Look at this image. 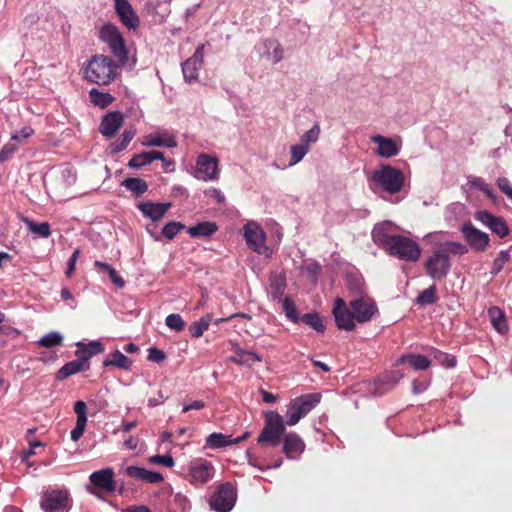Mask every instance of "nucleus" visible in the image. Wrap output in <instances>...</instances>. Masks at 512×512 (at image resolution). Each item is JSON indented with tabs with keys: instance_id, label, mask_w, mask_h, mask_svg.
Segmentation results:
<instances>
[{
	"instance_id": "nucleus-1",
	"label": "nucleus",
	"mask_w": 512,
	"mask_h": 512,
	"mask_svg": "<svg viewBox=\"0 0 512 512\" xmlns=\"http://www.w3.org/2000/svg\"><path fill=\"white\" fill-rule=\"evenodd\" d=\"M372 237L376 245L402 261L416 262L420 258V245L408 237L388 234L384 227L375 228Z\"/></svg>"
},
{
	"instance_id": "nucleus-2",
	"label": "nucleus",
	"mask_w": 512,
	"mask_h": 512,
	"mask_svg": "<svg viewBox=\"0 0 512 512\" xmlns=\"http://www.w3.org/2000/svg\"><path fill=\"white\" fill-rule=\"evenodd\" d=\"M469 252L467 245L448 241L439 246L425 261V269L428 277L435 280L444 279L451 270L449 255H463Z\"/></svg>"
},
{
	"instance_id": "nucleus-3",
	"label": "nucleus",
	"mask_w": 512,
	"mask_h": 512,
	"mask_svg": "<svg viewBox=\"0 0 512 512\" xmlns=\"http://www.w3.org/2000/svg\"><path fill=\"white\" fill-rule=\"evenodd\" d=\"M117 64L103 54L94 55L84 68V78L90 83L109 85L115 78Z\"/></svg>"
},
{
	"instance_id": "nucleus-4",
	"label": "nucleus",
	"mask_w": 512,
	"mask_h": 512,
	"mask_svg": "<svg viewBox=\"0 0 512 512\" xmlns=\"http://www.w3.org/2000/svg\"><path fill=\"white\" fill-rule=\"evenodd\" d=\"M284 423L283 417L278 413L270 412L266 414L264 427L257 437V444L271 447L279 446L281 438L285 435Z\"/></svg>"
},
{
	"instance_id": "nucleus-5",
	"label": "nucleus",
	"mask_w": 512,
	"mask_h": 512,
	"mask_svg": "<svg viewBox=\"0 0 512 512\" xmlns=\"http://www.w3.org/2000/svg\"><path fill=\"white\" fill-rule=\"evenodd\" d=\"M372 180L390 194L401 192L404 185L402 171L390 165H382L376 169L372 174Z\"/></svg>"
},
{
	"instance_id": "nucleus-6",
	"label": "nucleus",
	"mask_w": 512,
	"mask_h": 512,
	"mask_svg": "<svg viewBox=\"0 0 512 512\" xmlns=\"http://www.w3.org/2000/svg\"><path fill=\"white\" fill-rule=\"evenodd\" d=\"M320 401V393H308L292 399L287 410V420L284 423L289 426L296 425L300 419L305 417Z\"/></svg>"
},
{
	"instance_id": "nucleus-7",
	"label": "nucleus",
	"mask_w": 512,
	"mask_h": 512,
	"mask_svg": "<svg viewBox=\"0 0 512 512\" xmlns=\"http://www.w3.org/2000/svg\"><path fill=\"white\" fill-rule=\"evenodd\" d=\"M70 495L65 490H50L43 493L40 507L45 512H67L70 510Z\"/></svg>"
},
{
	"instance_id": "nucleus-8",
	"label": "nucleus",
	"mask_w": 512,
	"mask_h": 512,
	"mask_svg": "<svg viewBox=\"0 0 512 512\" xmlns=\"http://www.w3.org/2000/svg\"><path fill=\"white\" fill-rule=\"evenodd\" d=\"M99 38L108 44L110 51H112L118 59H126L127 51L124 38L113 24H105L102 29L99 30Z\"/></svg>"
},
{
	"instance_id": "nucleus-9",
	"label": "nucleus",
	"mask_w": 512,
	"mask_h": 512,
	"mask_svg": "<svg viewBox=\"0 0 512 512\" xmlns=\"http://www.w3.org/2000/svg\"><path fill=\"white\" fill-rule=\"evenodd\" d=\"M236 490L230 483L220 484L210 499V507L217 512H229L236 502Z\"/></svg>"
},
{
	"instance_id": "nucleus-10",
	"label": "nucleus",
	"mask_w": 512,
	"mask_h": 512,
	"mask_svg": "<svg viewBox=\"0 0 512 512\" xmlns=\"http://www.w3.org/2000/svg\"><path fill=\"white\" fill-rule=\"evenodd\" d=\"M214 467L209 460H192L187 470V480L193 485H204L214 476Z\"/></svg>"
},
{
	"instance_id": "nucleus-11",
	"label": "nucleus",
	"mask_w": 512,
	"mask_h": 512,
	"mask_svg": "<svg viewBox=\"0 0 512 512\" xmlns=\"http://www.w3.org/2000/svg\"><path fill=\"white\" fill-rule=\"evenodd\" d=\"M460 231L466 244H468L473 251L483 253L488 249L490 244L489 235L474 227L472 223L465 222L461 226Z\"/></svg>"
},
{
	"instance_id": "nucleus-12",
	"label": "nucleus",
	"mask_w": 512,
	"mask_h": 512,
	"mask_svg": "<svg viewBox=\"0 0 512 512\" xmlns=\"http://www.w3.org/2000/svg\"><path fill=\"white\" fill-rule=\"evenodd\" d=\"M332 313L337 328L344 331L355 329L356 316L350 311L343 298H335Z\"/></svg>"
},
{
	"instance_id": "nucleus-13",
	"label": "nucleus",
	"mask_w": 512,
	"mask_h": 512,
	"mask_svg": "<svg viewBox=\"0 0 512 512\" xmlns=\"http://www.w3.org/2000/svg\"><path fill=\"white\" fill-rule=\"evenodd\" d=\"M474 219L481 222L483 225L489 228L491 232H493L499 238H505L509 234V228L507 222L503 217L496 216L492 213H489L486 210L477 211L474 214Z\"/></svg>"
},
{
	"instance_id": "nucleus-14",
	"label": "nucleus",
	"mask_w": 512,
	"mask_h": 512,
	"mask_svg": "<svg viewBox=\"0 0 512 512\" xmlns=\"http://www.w3.org/2000/svg\"><path fill=\"white\" fill-rule=\"evenodd\" d=\"M219 176L218 160L209 154L202 153L196 159L195 177L204 181L217 180Z\"/></svg>"
},
{
	"instance_id": "nucleus-15",
	"label": "nucleus",
	"mask_w": 512,
	"mask_h": 512,
	"mask_svg": "<svg viewBox=\"0 0 512 512\" xmlns=\"http://www.w3.org/2000/svg\"><path fill=\"white\" fill-rule=\"evenodd\" d=\"M265 232L255 222H248L244 226V239L246 240L247 246L257 253H264L266 250L265 246Z\"/></svg>"
},
{
	"instance_id": "nucleus-16",
	"label": "nucleus",
	"mask_w": 512,
	"mask_h": 512,
	"mask_svg": "<svg viewBox=\"0 0 512 512\" xmlns=\"http://www.w3.org/2000/svg\"><path fill=\"white\" fill-rule=\"evenodd\" d=\"M352 313L356 316L358 323L368 322L376 313L377 307L370 298H355L350 301Z\"/></svg>"
},
{
	"instance_id": "nucleus-17",
	"label": "nucleus",
	"mask_w": 512,
	"mask_h": 512,
	"mask_svg": "<svg viewBox=\"0 0 512 512\" xmlns=\"http://www.w3.org/2000/svg\"><path fill=\"white\" fill-rule=\"evenodd\" d=\"M203 63V44L196 48L192 56L182 65L184 79L187 83L195 82L199 78V72Z\"/></svg>"
},
{
	"instance_id": "nucleus-18",
	"label": "nucleus",
	"mask_w": 512,
	"mask_h": 512,
	"mask_svg": "<svg viewBox=\"0 0 512 512\" xmlns=\"http://www.w3.org/2000/svg\"><path fill=\"white\" fill-rule=\"evenodd\" d=\"M115 10L118 17H120L121 23L129 30H136L139 28L140 19L135 14L131 4L128 0H114Z\"/></svg>"
},
{
	"instance_id": "nucleus-19",
	"label": "nucleus",
	"mask_w": 512,
	"mask_h": 512,
	"mask_svg": "<svg viewBox=\"0 0 512 512\" xmlns=\"http://www.w3.org/2000/svg\"><path fill=\"white\" fill-rule=\"evenodd\" d=\"M92 486L106 493L115 491L114 471L112 468H103L95 471L89 476Z\"/></svg>"
},
{
	"instance_id": "nucleus-20",
	"label": "nucleus",
	"mask_w": 512,
	"mask_h": 512,
	"mask_svg": "<svg viewBox=\"0 0 512 512\" xmlns=\"http://www.w3.org/2000/svg\"><path fill=\"white\" fill-rule=\"evenodd\" d=\"M282 442V451L290 460L298 459L299 455L303 454L305 451L306 445L303 438L295 432L285 434Z\"/></svg>"
},
{
	"instance_id": "nucleus-21",
	"label": "nucleus",
	"mask_w": 512,
	"mask_h": 512,
	"mask_svg": "<svg viewBox=\"0 0 512 512\" xmlns=\"http://www.w3.org/2000/svg\"><path fill=\"white\" fill-rule=\"evenodd\" d=\"M124 123V115L121 112L113 111L104 115L99 124V132L107 138H113Z\"/></svg>"
},
{
	"instance_id": "nucleus-22",
	"label": "nucleus",
	"mask_w": 512,
	"mask_h": 512,
	"mask_svg": "<svg viewBox=\"0 0 512 512\" xmlns=\"http://www.w3.org/2000/svg\"><path fill=\"white\" fill-rule=\"evenodd\" d=\"M76 354L78 356L77 360H71L58 369L55 376L56 380L62 381L78 372L89 369V355L82 356L79 351H77Z\"/></svg>"
},
{
	"instance_id": "nucleus-23",
	"label": "nucleus",
	"mask_w": 512,
	"mask_h": 512,
	"mask_svg": "<svg viewBox=\"0 0 512 512\" xmlns=\"http://www.w3.org/2000/svg\"><path fill=\"white\" fill-rule=\"evenodd\" d=\"M136 207H138L141 213L148 217L152 222H157L164 215H166L168 209L171 207V204L147 201L140 202Z\"/></svg>"
},
{
	"instance_id": "nucleus-24",
	"label": "nucleus",
	"mask_w": 512,
	"mask_h": 512,
	"mask_svg": "<svg viewBox=\"0 0 512 512\" xmlns=\"http://www.w3.org/2000/svg\"><path fill=\"white\" fill-rule=\"evenodd\" d=\"M372 141L377 145L376 153L383 158H391L400 152L399 145L392 138L376 135Z\"/></svg>"
},
{
	"instance_id": "nucleus-25",
	"label": "nucleus",
	"mask_w": 512,
	"mask_h": 512,
	"mask_svg": "<svg viewBox=\"0 0 512 512\" xmlns=\"http://www.w3.org/2000/svg\"><path fill=\"white\" fill-rule=\"evenodd\" d=\"M126 475L149 484H158L163 480V476L159 472L149 471L138 466L127 467Z\"/></svg>"
},
{
	"instance_id": "nucleus-26",
	"label": "nucleus",
	"mask_w": 512,
	"mask_h": 512,
	"mask_svg": "<svg viewBox=\"0 0 512 512\" xmlns=\"http://www.w3.org/2000/svg\"><path fill=\"white\" fill-rule=\"evenodd\" d=\"M404 364H408L414 370H426L430 367L431 361L425 355L407 353L401 355L395 363L396 366Z\"/></svg>"
},
{
	"instance_id": "nucleus-27",
	"label": "nucleus",
	"mask_w": 512,
	"mask_h": 512,
	"mask_svg": "<svg viewBox=\"0 0 512 512\" xmlns=\"http://www.w3.org/2000/svg\"><path fill=\"white\" fill-rule=\"evenodd\" d=\"M262 360V356L256 352L246 351L239 347L235 349V354L229 357L230 362L247 367H251L254 362H261Z\"/></svg>"
},
{
	"instance_id": "nucleus-28",
	"label": "nucleus",
	"mask_w": 512,
	"mask_h": 512,
	"mask_svg": "<svg viewBox=\"0 0 512 512\" xmlns=\"http://www.w3.org/2000/svg\"><path fill=\"white\" fill-rule=\"evenodd\" d=\"M488 317L492 327H494L499 334H506L508 331L506 315L501 308L498 306L489 307Z\"/></svg>"
},
{
	"instance_id": "nucleus-29",
	"label": "nucleus",
	"mask_w": 512,
	"mask_h": 512,
	"mask_svg": "<svg viewBox=\"0 0 512 512\" xmlns=\"http://www.w3.org/2000/svg\"><path fill=\"white\" fill-rule=\"evenodd\" d=\"M121 185L131 192L134 198L142 197L149 189L148 183L139 177L125 178Z\"/></svg>"
},
{
	"instance_id": "nucleus-30",
	"label": "nucleus",
	"mask_w": 512,
	"mask_h": 512,
	"mask_svg": "<svg viewBox=\"0 0 512 512\" xmlns=\"http://www.w3.org/2000/svg\"><path fill=\"white\" fill-rule=\"evenodd\" d=\"M402 377L403 374L400 371H391L382 376H378L376 381V385L378 386L376 388V393L383 394L395 386Z\"/></svg>"
},
{
	"instance_id": "nucleus-31",
	"label": "nucleus",
	"mask_w": 512,
	"mask_h": 512,
	"mask_svg": "<svg viewBox=\"0 0 512 512\" xmlns=\"http://www.w3.org/2000/svg\"><path fill=\"white\" fill-rule=\"evenodd\" d=\"M286 286L284 273H271L269 277L268 293L272 298L281 299Z\"/></svg>"
},
{
	"instance_id": "nucleus-32",
	"label": "nucleus",
	"mask_w": 512,
	"mask_h": 512,
	"mask_svg": "<svg viewBox=\"0 0 512 512\" xmlns=\"http://www.w3.org/2000/svg\"><path fill=\"white\" fill-rule=\"evenodd\" d=\"M216 231H218V226L214 222H200L190 228H188L187 233L192 238H208L213 235Z\"/></svg>"
},
{
	"instance_id": "nucleus-33",
	"label": "nucleus",
	"mask_w": 512,
	"mask_h": 512,
	"mask_svg": "<svg viewBox=\"0 0 512 512\" xmlns=\"http://www.w3.org/2000/svg\"><path fill=\"white\" fill-rule=\"evenodd\" d=\"M132 363L133 361L130 358L122 354L120 351L116 350L115 352L107 356V358L103 362V365L104 367L113 366L118 369L130 370Z\"/></svg>"
},
{
	"instance_id": "nucleus-34",
	"label": "nucleus",
	"mask_w": 512,
	"mask_h": 512,
	"mask_svg": "<svg viewBox=\"0 0 512 512\" xmlns=\"http://www.w3.org/2000/svg\"><path fill=\"white\" fill-rule=\"evenodd\" d=\"M143 146H165V147H175L176 141L175 138L169 136L168 134L158 135V134H149L144 138L142 142Z\"/></svg>"
},
{
	"instance_id": "nucleus-35",
	"label": "nucleus",
	"mask_w": 512,
	"mask_h": 512,
	"mask_svg": "<svg viewBox=\"0 0 512 512\" xmlns=\"http://www.w3.org/2000/svg\"><path fill=\"white\" fill-rule=\"evenodd\" d=\"M212 322V314L203 315L199 321L193 322L188 326L192 338L199 339L202 337L204 331L209 329Z\"/></svg>"
},
{
	"instance_id": "nucleus-36",
	"label": "nucleus",
	"mask_w": 512,
	"mask_h": 512,
	"mask_svg": "<svg viewBox=\"0 0 512 512\" xmlns=\"http://www.w3.org/2000/svg\"><path fill=\"white\" fill-rule=\"evenodd\" d=\"M424 350L433 357L440 365L446 366L447 368H454L456 365V359L446 352L438 350L436 347H425Z\"/></svg>"
},
{
	"instance_id": "nucleus-37",
	"label": "nucleus",
	"mask_w": 512,
	"mask_h": 512,
	"mask_svg": "<svg viewBox=\"0 0 512 512\" xmlns=\"http://www.w3.org/2000/svg\"><path fill=\"white\" fill-rule=\"evenodd\" d=\"M89 99L92 104L97 107L105 108L113 103L114 97L108 92L100 91L96 88H92L89 91Z\"/></svg>"
},
{
	"instance_id": "nucleus-38",
	"label": "nucleus",
	"mask_w": 512,
	"mask_h": 512,
	"mask_svg": "<svg viewBox=\"0 0 512 512\" xmlns=\"http://www.w3.org/2000/svg\"><path fill=\"white\" fill-rule=\"evenodd\" d=\"M231 445V436H226L222 433L213 432L208 436L207 439H205V446L210 447L212 449H217Z\"/></svg>"
},
{
	"instance_id": "nucleus-39",
	"label": "nucleus",
	"mask_w": 512,
	"mask_h": 512,
	"mask_svg": "<svg viewBox=\"0 0 512 512\" xmlns=\"http://www.w3.org/2000/svg\"><path fill=\"white\" fill-rule=\"evenodd\" d=\"M135 133L136 130L133 128L124 130L122 138L110 145V151H112V153L122 152L127 146H129L135 136Z\"/></svg>"
},
{
	"instance_id": "nucleus-40",
	"label": "nucleus",
	"mask_w": 512,
	"mask_h": 512,
	"mask_svg": "<svg viewBox=\"0 0 512 512\" xmlns=\"http://www.w3.org/2000/svg\"><path fill=\"white\" fill-rule=\"evenodd\" d=\"M299 322H303L317 332H324L325 325L318 313H308L300 317Z\"/></svg>"
},
{
	"instance_id": "nucleus-41",
	"label": "nucleus",
	"mask_w": 512,
	"mask_h": 512,
	"mask_svg": "<svg viewBox=\"0 0 512 512\" xmlns=\"http://www.w3.org/2000/svg\"><path fill=\"white\" fill-rule=\"evenodd\" d=\"M436 293V286L430 285L424 292L418 295L417 303L421 306L435 304L438 301Z\"/></svg>"
},
{
	"instance_id": "nucleus-42",
	"label": "nucleus",
	"mask_w": 512,
	"mask_h": 512,
	"mask_svg": "<svg viewBox=\"0 0 512 512\" xmlns=\"http://www.w3.org/2000/svg\"><path fill=\"white\" fill-rule=\"evenodd\" d=\"M282 308H283L284 315H286L287 318L292 323H299L300 317L298 314V310H297L295 303L292 301L291 298H289V297L283 298Z\"/></svg>"
},
{
	"instance_id": "nucleus-43",
	"label": "nucleus",
	"mask_w": 512,
	"mask_h": 512,
	"mask_svg": "<svg viewBox=\"0 0 512 512\" xmlns=\"http://www.w3.org/2000/svg\"><path fill=\"white\" fill-rule=\"evenodd\" d=\"M63 343V337L61 334L57 332H51L46 335H44L42 338L39 339L38 344L39 346H43L45 348H53L55 346H62Z\"/></svg>"
},
{
	"instance_id": "nucleus-44",
	"label": "nucleus",
	"mask_w": 512,
	"mask_h": 512,
	"mask_svg": "<svg viewBox=\"0 0 512 512\" xmlns=\"http://www.w3.org/2000/svg\"><path fill=\"white\" fill-rule=\"evenodd\" d=\"M309 148L307 145H291L290 147V162L289 166H294L303 160L305 155L308 153Z\"/></svg>"
},
{
	"instance_id": "nucleus-45",
	"label": "nucleus",
	"mask_w": 512,
	"mask_h": 512,
	"mask_svg": "<svg viewBox=\"0 0 512 512\" xmlns=\"http://www.w3.org/2000/svg\"><path fill=\"white\" fill-rule=\"evenodd\" d=\"M28 229L30 232L37 234L42 238L51 236V226L48 222H28Z\"/></svg>"
},
{
	"instance_id": "nucleus-46",
	"label": "nucleus",
	"mask_w": 512,
	"mask_h": 512,
	"mask_svg": "<svg viewBox=\"0 0 512 512\" xmlns=\"http://www.w3.org/2000/svg\"><path fill=\"white\" fill-rule=\"evenodd\" d=\"M152 162L149 151L134 154L131 160H129L128 167L131 169H140L144 166L149 165Z\"/></svg>"
},
{
	"instance_id": "nucleus-47",
	"label": "nucleus",
	"mask_w": 512,
	"mask_h": 512,
	"mask_svg": "<svg viewBox=\"0 0 512 512\" xmlns=\"http://www.w3.org/2000/svg\"><path fill=\"white\" fill-rule=\"evenodd\" d=\"M321 134V128L319 127L318 123H315L312 127V129L307 130L302 138H300V145H307L309 148L310 145L317 142L319 135Z\"/></svg>"
},
{
	"instance_id": "nucleus-48",
	"label": "nucleus",
	"mask_w": 512,
	"mask_h": 512,
	"mask_svg": "<svg viewBox=\"0 0 512 512\" xmlns=\"http://www.w3.org/2000/svg\"><path fill=\"white\" fill-rule=\"evenodd\" d=\"M166 325L170 330L183 331L185 322L180 314H168L166 317Z\"/></svg>"
},
{
	"instance_id": "nucleus-49",
	"label": "nucleus",
	"mask_w": 512,
	"mask_h": 512,
	"mask_svg": "<svg viewBox=\"0 0 512 512\" xmlns=\"http://www.w3.org/2000/svg\"><path fill=\"white\" fill-rule=\"evenodd\" d=\"M184 229V225L180 222H169L162 228V236L167 239H174L179 231Z\"/></svg>"
},
{
	"instance_id": "nucleus-50",
	"label": "nucleus",
	"mask_w": 512,
	"mask_h": 512,
	"mask_svg": "<svg viewBox=\"0 0 512 512\" xmlns=\"http://www.w3.org/2000/svg\"><path fill=\"white\" fill-rule=\"evenodd\" d=\"M509 253L506 251H500L494 261H492L491 274H498L503 268L505 263L509 261Z\"/></svg>"
},
{
	"instance_id": "nucleus-51",
	"label": "nucleus",
	"mask_w": 512,
	"mask_h": 512,
	"mask_svg": "<svg viewBox=\"0 0 512 512\" xmlns=\"http://www.w3.org/2000/svg\"><path fill=\"white\" fill-rule=\"evenodd\" d=\"M82 356H88L89 359L97 353L103 352V345L97 341H92L89 345H83L82 350H78Z\"/></svg>"
},
{
	"instance_id": "nucleus-52",
	"label": "nucleus",
	"mask_w": 512,
	"mask_h": 512,
	"mask_svg": "<svg viewBox=\"0 0 512 512\" xmlns=\"http://www.w3.org/2000/svg\"><path fill=\"white\" fill-rule=\"evenodd\" d=\"M73 410H74V413H76V415H77V421H83V422L88 421L87 404L84 401L78 400L77 402H75L74 406H73Z\"/></svg>"
},
{
	"instance_id": "nucleus-53",
	"label": "nucleus",
	"mask_w": 512,
	"mask_h": 512,
	"mask_svg": "<svg viewBox=\"0 0 512 512\" xmlns=\"http://www.w3.org/2000/svg\"><path fill=\"white\" fill-rule=\"evenodd\" d=\"M150 461L155 464H159L165 466L167 468H171L174 466V459L172 456L166 455H154L150 458Z\"/></svg>"
},
{
	"instance_id": "nucleus-54",
	"label": "nucleus",
	"mask_w": 512,
	"mask_h": 512,
	"mask_svg": "<svg viewBox=\"0 0 512 512\" xmlns=\"http://www.w3.org/2000/svg\"><path fill=\"white\" fill-rule=\"evenodd\" d=\"M19 146L13 143L3 145L0 150V162H4L11 158L14 152L18 150Z\"/></svg>"
},
{
	"instance_id": "nucleus-55",
	"label": "nucleus",
	"mask_w": 512,
	"mask_h": 512,
	"mask_svg": "<svg viewBox=\"0 0 512 512\" xmlns=\"http://www.w3.org/2000/svg\"><path fill=\"white\" fill-rule=\"evenodd\" d=\"M166 353L156 347H150L148 349V360L156 363L166 360Z\"/></svg>"
},
{
	"instance_id": "nucleus-56",
	"label": "nucleus",
	"mask_w": 512,
	"mask_h": 512,
	"mask_svg": "<svg viewBox=\"0 0 512 512\" xmlns=\"http://www.w3.org/2000/svg\"><path fill=\"white\" fill-rule=\"evenodd\" d=\"M32 134H33V130L31 129V127L26 126V127L22 128L21 130L12 133L11 141L21 142V140L27 139Z\"/></svg>"
},
{
	"instance_id": "nucleus-57",
	"label": "nucleus",
	"mask_w": 512,
	"mask_h": 512,
	"mask_svg": "<svg viewBox=\"0 0 512 512\" xmlns=\"http://www.w3.org/2000/svg\"><path fill=\"white\" fill-rule=\"evenodd\" d=\"M79 255H80L79 249L72 252L71 257L68 260V267H66V270H65V276H67V277L72 276L74 269H75V264L78 261Z\"/></svg>"
},
{
	"instance_id": "nucleus-58",
	"label": "nucleus",
	"mask_w": 512,
	"mask_h": 512,
	"mask_svg": "<svg viewBox=\"0 0 512 512\" xmlns=\"http://www.w3.org/2000/svg\"><path fill=\"white\" fill-rule=\"evenodd\" d=\"M86 424L87 422L83 421L76 422V427H74V429L71 430V439L73 441H78L82 437Z\"/></svg>"
},
{
	"instance_id": "nucleus-59",
	"label": "nucleus",
	"mask_w": 512,
	"mask_h": 512,
	"mask_svg": "<svg viewBox=\"0 0 512 512\" xmlns=\"http://www.w3.org/2000/svg\"><path fill=\"white\" fill-rule=\"evenodd\" d=\"M106 273L108 274L110 281L113 282L115 286H117L118 288L124 287L125 282L122 277L118 276L115 268L108 270Z\"/></svg>"
},
{
	"instance_id": "nucleus-60",
	"label": "nucleus",
	"mask_w": 512,
	"mask_h": 512,
	"mask_svg": "<svg viewBox=\"0 0 512 512\" xmlns=\"http://www.w3.org/2000/svg\"><path fill=\"white\" fill-rule=\"evenodd\" d=\"M497 186L505 195L512 192V186L506 177L498 178Z\"/></svg>"
},
{
	"instance_id": "nucleus-61",
	"label": "nucleus",
	"mask_w": 512,
	"mask_h": 512,
	"mask_svg": "<svg viewBox=\"0 0 512 512\" xmlns=\"http://www.w3.org/2000/svg\"><path fill=\"white\" fill-rule=\"evenodd\" d=\"M205 407V403L202 400H194L191 404L185 405L183 407V412L186 413L193 409L200 410Z\"/></svg>"
},
{
	"instance_id": "nucleus-62",
	"label": "nucleus",
	"mask_w": 512,
	"mask_h": 512,
	"mask_svg": "<svg viewBox=\"0 0 512 512\" xmlns=\"http://www.w3.org/2000/svg\"><path fill=\"white\" fill-rule=\"evenodd\" d=\"M138 445H139L138 437L131 436L127 440L124 441L125 448H127L129 450H135Z\"/></svg>"
},
{
	"instance_id": "nucleus-63",
	"label": "nucleus",
	"mask_w": 512,
	"mask_h": 512,
	"mask_svg": "<svg viewBox=\"0 0 512 512\" xmlns=\"http://www.w3.org/2000/svg\"><path fill=\"white\" fill-rule=\"evenodd\" d=\"M209 196L217 199L219 203L225 201V196L216 188H211L209 191L205 192Z\"/></svg>"
},
{
	"instance_id": "nucleus-64",
	"label": "nucleus",
	"mask_w": 512,
	"mask_h": 512,
	"mask_svg": "<svg viewBox=\"0 0 512 512\" xmlns=\"http://www.w3.org/2000/svg\"><path fill=\"white\" fill-rule=\"evenodd\" d=\"M163 399H165V396L162 394L161 391L158 392V398H150L148 399V406L150 407H157L160 404H162Z\"/></svg>"
}]
</instances>
